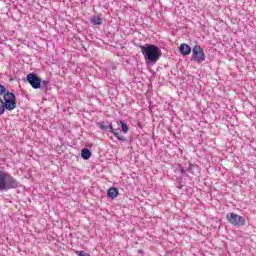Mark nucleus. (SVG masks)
<instances>
[{
    "instance_id": "f257e3e1",
    "label": "nucleus",
    "mask_w": 256,
    "mask_h": 256,
    "mask_svg": "<svg viewBox=\"0 0 256 256\" xmlns=\"http://www.w3.org/2000/svg\"><path fill=\"white\" fill-rule=\"evenodd\" d=\"M140 49L146 63H152L155 65V63L161 59V49L156 45L146 44L144 46H140Z\"/></svg>"
},
{
    "instance_id": "f03ea898",
    "label": "nucleus",
    "mask_w": 256,
    "mask_h": 256,
    "mask_svg": "<svg viewBox=\"0 0 256 256\" xmlns=\"http://www.w3.org/2000/svg\"><path fill=\"white\" fill-rule=\"evenodd\" d=\"M19 181L15 179L9 172L0 171V191H9V189H17Z\"/></svg>"
},
{
    "instance_id": "7ed1b4c3",
    "label": "nucleus",
    "mask_w": 256,
    "mask_h": 256,
    "mask_svg": "<svg viewBox=\"0 0 256 256\" xmlns=\"http://www.w3.org/2000/svg\"><path fill=\"white\" fill-rule=\"evenodd\" d=\"M3 99H4V100H2L3 113H5V110L13 111V110L17 109V96H15V94L7 91L3 95Z\"/></svg>"
},
{
    "instance_id": "20e7f679",
    "label": "nucleus",
    "mask_w": 256,
    "mask_h": 256,
    "mask_svg": "<svg viewBox=\"0 0 256 256\" xmlns=\"http://www.w3.org/2000/svg\"><path fill=\"white\" fill-rule=\"evenodd\" d=\"M226 219H227L228 223H230L231 225H234L235 227H241V226L245 225V223H246L245 217L240 216L235 213L227 214Z\"/></svg>"
},
{
    "instance_id": "39448f33",
    "label": "nucleus",
    "mask_w": 256,
    "mask_h": 256,
    "mask_svg": "<svg viewBox=\"0 0 256 256\" xmlns=\"http://www.w3.org/2000/svg\"><path fill=\"white\" fill-rule=\"evenodd\" d=\"M191 60L196 63H203V61H205V52L201 46L196 45L193 47Z\"/></svg>"
},
{
    "instance_id": "423d86ee",
    "label": "nucleus",
    "mask_w": 256,
    "mask_h": 256,
    "mask_svg": "<svg viewBox=\"0 0 256 256\" xmlns=\"http://www.w3.org/2000/svg\"><path fill=\"white\" fill-rule=\"evenodd\" d=\"M26 80L29 82L33 89H41V78L35 73L27 75Z\"/></svg>"
},
{
    "instance_id": "0eeeda50",
    "label": "nucleus",
    "mask_w": 256,
    "mask_h": 256,
    "mask_svg": "<svg viewBox=\"0 0 256 256\" xmlns=\"http://www.w3.org/2000/svg\"><path fill=\"white\" fill-rule=\"evenodd\" d=\"M181 55H191V46L189 44H181L179 47Z\"/></svg>"
},
{
    "instance_id": "6e6552de",
    "label": "nucleus",
    "mask_w": 256,
    "mask_h": 256,
    "mask_svg": "<svg viewBox=\"0 0 256 256\" xmlns=\"http://www.w3.org/2000/svg\"><path fill=\"white\" fill-rule=\"evenodd\" d=\"M107 195L110 199H117L119 197V190L117 188H110L108 189Z\"/></svg>"
},
{
    "instance_id": "1a4fd4ad",
    "label": "nucleus",
    "mask_w": 256,
    "mask_h": 256,
    "mask_svg": "<svg viewBox=\"0 0 256 256\" xmlns=\"http://www.w3.org/2000/svg\"><path fill=\"white\" fill-rule=\"evenodd\" d=\"M110 133L114 134V137H117V139H119V141H127V139L125 138V136L121 135L119 132H117V130H115L113 127H110Z\"/></svg>"
},
{
    "instance_id": "9d476101",
    "label": "nucleus",
    "mask_w": 256,
    "mask_h": 256,
    "mask_svg": "<svg viewBox=\"0 0 256 256\" xmlns=\"http://www.w3.org/2000/svg\"><path fill=\"white\" fill-rule=\"evenodd\" d=\"M81 157H82V159H85V160L91 159V150H89L87 148L82 149Z\"/></svg>"
},
{
    "instance_id": "9b49d317",
    "label": "nucleus",
    "mask_w": 256,
    "mask_h": 256,
    "mask_svg": "<svg viewBox=\"0 0 256 256\" xmlns=\"http://www.w3.org/2000/svg\"><path fill=\"white\" fill-rule=\"evenodd\" d=\"M98 127L100 129H102V131H111V127H113L112 125H105V122H99L98 123Z\"/></svg>"
},
{
    "instance_id": "f8f14e48",
    "label": "nucleus",
    "mask_w": 256,
    "mask_h": 256,
    "mask_svg": "<svg viewBox=\"0 0 256 256\" xmlns=\"http://www.w3.org/2000/svg\"><path fill=\"white\" fill-rule=\"evenodd\" d=\"M92 23H93L94 25H101V24L103 23V20H102L101 18H99V17H94V18L92 19Z\"/></svg>"
},
{
    "instance_id": "ddd939ff",
    "label": "nucleus",
    "mask_w": 256,
    "mask_h": 256,
    "mask_svg": "<svg viewBox=\"0 0 256 256\" xmlns=\"http://www.w3.org/2000/svg\"><path fill=\"white\" fill-rule=\"evenodd\" d=\"M120 124H121V127H122V131L124 133H128L129 127L127 126V124H125V122H123V121H120Z\"/></svg>"
},
{
    "instance_id": "4468645a",
    "label": "nucleus",
    "mask_w": 256,
    "mask_h": 256,
    "mask_svg": "<svg viewBox=\"0 0 256 256\" xmlns=\"http://www.w3.org/2000/svg\"><path fill=\"white\" fill-rule=\"evenodd\" d=\"M7 93V88L0 84V95H5Z\"/></svg>"
},
{
    "instance_id": "2eb2a0df",
    "label": "nucleus",
    "mask_w": 256,
    "mask_h": 256,
    "mask_svg": "<svg viewBox=\"0 0 256 256\" xmlns=\"http://www.w3.org/2000/svg\"><path fill=\"white\" fill-rule=\"evenodd\" d=\"M76 255H78V256H91L88 253H85L84 251H76Z\"/></svg>"
},
{
    "instance_id": "dca6fc26",
    "label": "nucleus",
    "mask_w": 256,
    "mask_h": 256,
    "mask_svg": "<svg viewBox=\"0 0 256 256\" xmlns=\"http://www.w3.org/2000/svg\"><path fill=\"white\" fill-rule=\"evenodd\" d=\"M0 115H3V99L0 97Z\"/></svg>"
},
{
    "instance_id": "f3484780",
    "label": "nucleus",
    "mask_w": 256,
    "mask_h": 256,
    "mask_svg": "<svg viewBox=\"0 0 256 256\" xmlns=\"http://www.w3.org/2000/svg\"><path fill=\"white\" fill-rule=\"evenodd\" d=\"M138 253H143V250H139Z\"/></svg>"
}]
</instances>
